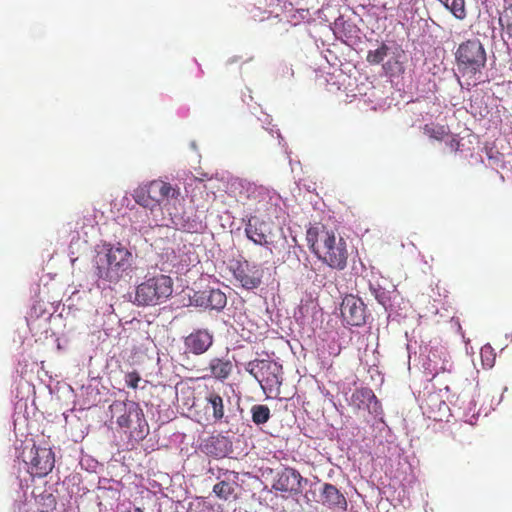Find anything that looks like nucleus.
<instances>
[{
  "instance_id": "f257e3e1",
  "label": "nucleus",
  "mask_w": 512,
  "mask_h": 512,
  "mask_svg": "<svg viewBox=\"0 0 512 512\" xmlns=\"http://www.w3.org/2000/svg\"><path fill=\"white\" fill-rule=\"evenodd\" d=\"M132 267V253L125 247L111 246L98 251L95 256V269L99 278L118 282Z\"/></svg>"
},
{
  "instance_id": "f03ea898",
  "label": "nucleus",
  "mask_w": 512,
  "mask_h": 512,
  "mask_svg": "<svg viewBox=\"0 0 512 512\" xmlns=\"http://www.w3.org/2000/svg\"><path fill=\"white\" fill-rule=\"evenodd\" d=\"M455 62L458 73L476 85L487 62L486 51L481 41L474 38L462 42L455 51Z\"/></svg>"
},
{
  "instance_id": "7ed1b4c3",
  "label": "nucleus",
  "mask_w": 512,
  "mask_h": 512,
  "mask_svg": "<svg viewBox=\"0 0 512 512\" xmlns=\"http://www.w3.org/2000/svg\"><path fill=\"white\" fill-rule=\"evenodd\" d=\"M173 292L170 276L158 274L141 282L135 290L134 303L138 306H155L165 302Z\"/></svg>"
},
{
  "instance_id": "20e7f679",
  "label": "nucleus",
  "mask_w": 512,
  "mask_h": 512,
  "mask_svg": "<svg viewBox=\"0 0 512 512\" xmlns=\"http://www.w3.org/2000/svg\"><path fill=\"white\" fill-rule=\"evenodd\" d=\"M245 369L259 382L264 393L268 396H279L280 387L283 382L282 365L271 360L255 359L249 361Z\"/></svg>"
},
{
  "instance_id": "39448f33",
  "label": "nucleus",
  "mask_w": 512,
  "mask_h": 512,
  "mask_svg": "<svg viewBox=\"0 0 512 512\" xmlns=\"http://www.w3.org/2000/svg\"><path fill=\"white\" fill-rule=\"evenodd\" d=\"M315 255L332 269L344 270L347 266L348 248L346 241L335 233L325 232Z\"/></svg>"
},
{
  "instance_id": "423d86ee",
  "label": "nucleus",
  "mask_w": 512,
  "mask_h": 512,
  "mask_svg": "<svg viewBox=\"0 0 512 512\" xmlns=\"http://www.w3.org/2000/svg\"><path fill=\"white\" fill-rule=\"evenodd\" d=\"M121 405L124 408V413L117 418L118 426L123 429H131L130 437L144 439L149 432V427L139 404L129 402Z\"/></svg>"
},
{
  "instance_id": "0eeeda50",
  "label": "nucleus",
  "mask_w": 512,
  "mask_h": 512,
  "mask_svg": "<svg viewBox=\"0 0 512 512\" xmlns=\"http://www.w3.org/2000/svg\"><path fill=\"white\" fill-rule=\"evenodd\" d=\"M28 464V472L33 477H44L48 475L55 464L54 453L51 448L38 447L33 445L28 452V456L24 459Z\"/></svg>"
},
{
  "instance_id": "6e6552de",
  "label": "nucleus",
  "mask_w": 512,
  "mask_h": 512,
  "mask_svg": "<svg viewBox=\"0 0 512 512\" xmlns=\"http://www.w3.org/2000/svg\"><path fill=\"white\" fill-rule=\"evenodd\" d=\"M175 192L169 183L153 180L137 193L136 202L144 207L159 205L164 199L174 196Z\"/></svg>"
},
{
  "instance_id": "1a4fd4ad",
  "label": "nucleus",
  "mask_w": 512,
  "mask_h": 512,
  "mask_svg": "<svg viewBox=\"0 0 512 512\" xmlns=\"http://www.w3.org/2000/svg\"><path fill=\"white\" fill-rule=\"evenodd\" d=\"M340 311L348 325L361 326L365 323V304L354 295L344 297Z\"/></svg>"
},
{
  "instance_id": "9d476101",
  "label": "nucleus",
  "mask_w": 512,
  "mask_h": 512,
  "mask_svg": "<svg viewBox=\"0 0 512 512\" xmlns=\"http://www.w3.org/2000/svg\"><path fill=\"white\" fill-rule=\"evenodd\" d=\"M244 231L246 237L256 245L269 248L273 244L269 226L258 217L251 216L245 223Z\"/></svg>"
},
{
  "instance_id": "9b49d317",
  "label": "nucleus",
  "mask_w": 512,
  "mask_h": 512,
  "mask_svg": "<svg viewBox=\"0 0 512 512\" xmlns=\"http://www.w3.org/2000/svg\"><path fill=\"white\" fill-rule=\"evenodd\" d=\"M320 503L331 511L346 512L348 502L344 494L333 484L323 483L319 491Z\"/></svg>"
},
{
  "instance_id": "f8f14e48",
  "label": "nucleus",
  "mask_w": 512,
  "mask_h": 512,
  "mask_svg": "<svg viewBox=\"0 0 512 512\" xmlns=\"http://www.w3.org/2000/svg\"><path fill=\"white\" fill-rule=\"evenodd\" d=\"M303 480L298 470L288 467L278 474L272 488L276 491L297 495L301 493Z\"/></svg>"
},
{
  "instance_id": "ddd939ff",
  "label": "nucleus",
  "mask_w": 512,
  "mask_h": 512,
  "mask_svg": "<svg viewBox=\"0 0 512 512\" xmlns=\"http://www.w3.org/2000/svg\"><path fill=\"white\" fill-rule=\"evenodd\" d=\"M213 344V335L207 329H197L184 339L186 352L201 355Z\"/></svg>"
},
{
  "instance_id": "4468645a",
  "label": "nucleus",
  "mask_w": 512,
  "mask_h": 512,
  "mask_svg": "<svg viewBox=\"0 0 512 512\" xmlns=\"http://www.w3.org/2000/svg\"><path fill=\"white\" fill-rule=\"evenodd\" d=\"M351 404L358 410L367 409L378 414L381 411V404L370 388L362 387L356 389L351 396Z\"/></svg>"
},
{
  "instance_id": "2eb2a0df",
  "label": "nucleus",
  "mask_w": 512,
  "mask_h": 512,
  "mask_svg": "<svg viewBox=\"0 0 512 512\" xmlns=\"http://www.w3.org/2000/svg\"><path fill=\"white\" fill-rule=\"evenodd\" d=\"M235 279L247 290L257 288L262 280V274L258 269L250 267L247 262L238 263L233 271Z\"/></svg>"
},
{
  "instance_id": "dca6fc26",
  "label": "nucleus",
  "mask_w": 512,
  "mask_h": 512,
  "mask_svg": "<svg viewBox=\"0 0 512 512\" xmlns=\"http://www.w3.org/2000/svg\"><path fill=\"white\" fill-rule=\"evenodd\" d=\"M238 486V473L230 472L225 479L213 486V492L221 500L232 501L238 498Z\"/></svg>"
},
{
  "instance_id": "f3484780",
  "label": "nucleus",
  "mask_w": 512,
  "mask_h": 512,
  "mask_svg": "<svg viewBox=\"0 0 512 512\" xmlns=\"http://www.w3.org/2000/svg\"><path fill=\"white\" fill-rule=\"evenodd\" d=\"M209 370L210 374L202 376V379L213 377L219 381H224L231 375L233 370V364L228 359L216 357L210 360Z\"/></svg>"
},
{
  "instance_id": "a211bd4d",
  "label": "nucleus",
  "mask_w": 512,
  "mask_h": 512,
  "mask_svg": "<svg viewBox=\"0 0 512 512\" xmlns=\"http://www.w3.org/2000/svg\"><path fill=\"white\" fill-rule=\"evenodd\" d=\"M206 410L212 411L214 422H221L225 417V404L223 397L215 390L209 391L205 396Z\"/></svg>"
},
{
  "instance_id": "6ab92c4d",
  "label": "nucleus",
  "mask_w": 512,
  "mask_h": 512,
  "mask_svg": "<svg viewBox=\"0 0 512 512\" xmlns=\"http://www.w3.org/2000/svg\"><path fill=\"white\" fill-rule=\"evenodd\" d=\"M279 0H276L278 2ZM275 0H271L270 3L267 0H256L254 7L250 10L252 17L258 21H264L269 19L273 14H275V9L273 8Z\"/></svg>"
},
{
  "instance_id": "aec40b11",
  "label": "nucleus",
  "mask_w": 512,
  "mask_h": 512,
  "mask_svg": "<svg viewBox=\"0 0 512 512\" xmlns=\"http://www.w3.org/2000/svg\"><path fill=\"white\" fill-rule=\"evenodd\" d=\"M423 133L431 139L442 141L449 135L450 130L448 126L429 123L424 125Z\"/></svg>"
},
{
  "instance_id": "412c9836",
  "label": "nucleus",
  "mask_w": 512,
  "mask_h": 512,
  "mask_svg": "<svg viewBox=\"0 0 512 512\" xmlns=\"http://www.w3.org/2000/svg\"><path fill=\"white\" fill-rule=\"evenodd\" d=\"M444 7L449 10L456 19L463 20L466 18L467 12L465 8V0H438Z\"/></svg>"
},
{
  "instance_id": "4be33fe9",
  "label": "nucleus",
  "mask_w": 512,
  "mask_h": 512,
  "mask_svg": "<svg viewBox=\"0 0 512 512\" xmlns=\"http://www.w3.org/2000/svg\"><path fill=\"white\" fill-rule=\"evenodd\" d=\"M207 303L211 309L222 310L227 304V297L220 289H212L207 296Z\"/></svg>"
},
{
  "instance_id": "5701e85b",
  "label": "nucleus",
  "mask_w": 512,
  "mask_h": 512,
  "mask_svg": "<svg viewBox=\"0 0 512 512\" xmlns=\"http://www.w3.org/2000/svg\"><path fill=\"white\" fill-rule=\"evenodd\" d=\"M252 421L256 425H262L270 419V409L267 405L256 404L251 407Z\"/></svg>"
},
{
  "instance_id": "b1692460",
  "label": "nucleus",
  "mask_w": 512,
  "mask_h": 512,
  "mask_svg": "<svg viewBox=\"0 0 512 512\" xmlns=\"http://www.w3.org/2000/svg\"><path fill=\"white\" fill-rule=\"evenodd\" d=\"M329 230H319L317 227H310L306 232V241L309 249L315 254L319 244L321 243L322 235Z\"/></svg>"
},
{
  "instance_id": "393cba45",
  "label": "nucleus",
  "mask_w": 512,
  "mask_h": 512,
  "mask_svg": "<svg viewBox=\"0 0 512 512\" xmlns=\"http://www.w3.org/2000/svg\"><path fill=\"white\" fill-rule=\"evenodd\" d=\"M388 51L389 47L385 43H381L376 50L368 51L366 61L370 65H378L383 62L384 58L388 55Z\"/></svg>"
},
{
  "instance_id": "a878e982",
  "label": "nucleus",
  "mask_w": 512,
  "mask_h": 512,
  "mask_svg": "<svg viewBox=\"0 0 512 512\" xmlns=\"http://www.w3.org/2000/svg\"><path fill=\"white\" fill-rule=\"evenodd\" d=\"M499 25L505 29L510 38H512V8H503L499 17Z\"/></svg>"
},
{
  "instance_id": "bb28decb",
  "label": "nucleus",
  "mask_w": 512,
  "mask_h": 512,
  "mask_svg": "<svg viewBox=\"0 0 512 512\" xmlns=\"http://www.w3.org/2000/svg\"><path fill=\"white\" fill-rule=\"evenodd\" d=\"M369 287H370V290H371L372 294L376 298V300L382 306L386 307V305L389 304V302H390L389 293L384 288H382L380 286L376 287L372 283H370Z\"/></svg>"
},
{
  "instance_id": "cd10ccee",
  "label": "nucleus",
  "mask_w": 512,
  "mask_h": 512,
  "mask_svg": "<svg viewBox=\"0 0 512 512\" xmlns=\"http://www.w3.org/2000/svg\"><path fill=\"white\" fill-rule=\"evenodd\" d=\"M402 69V64L397 59H389L383 64V70L391 76L400 73Z\"/></svg>"
},
{
  "instance_id": "c85d7f7f",
  "label": "nucleus",
  "mask_w": 512,
  "mask_h": 512,
  "mask_svg": "<svg viewBox=\"0 0 512 512\" xmlns=\"http://www.w3.org/2000/svg\"><path fill=\"white\" fill-rule=\"evenodd\" d=\"M277 72L282 78H292L294 76L292 65L286 61H281L278 64Z\"/></svg>"
},
{
  "instance_id": "c756f323",
  "label": "nucleus",
  "mask_w": 512,
  "mask_h": 512,
  "mask_svg": "<svg viewBox=\"0 0 512 512\" xmlns=\"http://www.w3.org/2000/svg\"><path fill=\"white\" fill-rule=\"evenodd\" d=\"M141 380V377L138 372L133 371L125 376V382L128 387L136 389L138 387V383Z\"/></svg>"
},
{
  "instance_id": "7c9ffc66",
  "label": "nucleus",
  "mask_w": 512,
  "mask_h": 512,
  "mask_svg": "<svg viewBox=\"0 0 512 512\" xmlns=\"http://www.w3.org/2000/svg\"><path fill=\"white\" fill-rule=\"evenodd\" d=\"M447 145L449 146V148L452 150V151H458L459 150V146H460V143L458 140L452 138L450 139L449 142H447Z\"/></svg>"
},
{
  "instance_id": "2f4dec72",
  "label": "nucleus",
  "mask_w": 512,
  "mask_h": 512,
  "mask_svg": "<svg viewBox=\"0 0 512 512\" xmlns=\"http://www.w3.org/2000/svg\"><path fill=\"white\" fill-rule=\"evenodd\" d=\"M503 8H512V0H504Z\"/></svg>"
},
{
  "instance_id": "473e14b6",
  "label": "nucleus",
  "mask_w": 512,
  "mask_h": 512,
  "mask_svg": "<svg viewBox=\"0 0 512 512\" xmlns=\"http://www.w3.org/2000/svg\"><path fill=\"white\" fill-rule=\"evenodd\" d=\"M442 406H443L444 408H447V405H446V403H445L444 401H440V402H439V410L441 409V407H442Z\"/></svg>"
}]
</instances>
